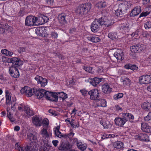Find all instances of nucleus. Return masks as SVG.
Returning <instances> with one entry per match:
<instances>
[{
  "label": "nucleus",
  "instance_id": "1",
  "mask_svg": "<svg viewBox=\"0 0 151 151\" xmlns=\"http://www.w3.org/2000/svg\"><path fill=\"white\" fill-rule=\"evenodd\" d=\"M91 6L90 3H88L78 6L76 11V14L80 17L85 15L90 11Z\"/></svg>",
  "mask_w": 151,
  "mask_h": 151
},
{
  "label": "nucleus",
  "instance_id": "2",
  "mask_svg": "<svg viewBox=\"0 0 151 151\" xmlns=\"http://www.w3.org/2000/svg\"><path fill=\"white\" fill-rule=\"evenodd\" d=\"M36 22V17L32 16L27 17L25 19V25L26 26H31L37 25Z\"/></svg>",
  "mask_w": 151,
  "mask_h": 151
},
{
  "label": "nucleus",
  "instance_id": "3",
  "mask_svg": "<svg viewBox=\"0 0 151 151\" xmlns=\"http://www.w3.org/2000/svg\"><path fill=\"white\" fill-rule=\"evenodd\" d=\"M100 18L98 19H95L92 23L91 28V31L93 32H96L98 30L99 26L102 25L101 24Z\"/></svg>",
  "mask_w": 151,
  "mask_h": 151
},
{
  "label": "nucleus",
  "instance_id": "4",
  "mask_svg": "<svg viewBox=\"0 0 151 151\" xmlns=\"http://www.w3.org/2000/svg\"><path fill=\"white\" fill-rule=\"evenodd\" d=\"M90 95V99L91 100H98L99 97V92L96 89H93L88 92Z\"/></svg>",
  "mask_w": 151,
  "mask_h": 151
},
{
  "label": "nucleus",
  "instance_id": "5",
  "mask_svg": "<svg viewBox=\"0 0 151 151\" xmlns=\"http://www.w3.org/2000/svg\"><path fill=\"white\" fill-rule=\"evenodd\" d=\"M139 82L141 84H147L151 83V75H143L139 77Z\"/></svg>",
  "mask_w": 151,
  "mask_h": 151
},
{
  "label": "nucleus",
  "instance_id": "6",
  "mask_svg": "<svg viewBox=\"0 0 151 151\" xmlns=\"http://www.w3.org/2000/svg\"><path fill=\"white\" fill-rule=\"evenodd\" d=\"M14 66H11L9 68V72L10 75L13 77L17 78L19 76V74L18 68Z\"/></svg>",
  "mask_w": 151,
  "mask_h": 151
},
{
  "label": "nucleus",
  "instance_id": "7",
  "mask_svg": "<svg viewBox=\"0 0 151 151\" xmlns=\"http://www.w3.org/2000/svg\"><path fill=\"white\" fill-rule=\"evenodd\" d=\"M72 146L69 142L64 143L63 142L61 143L60 145L58 147L60 150L63 151H69L72 149Z\"/></svg>",
  "mask_w": 151,
  "mask_h": 151
},
{
  "label": "nucleus",
  "instance_id": "8",
  "mask_svg": "<svg viewBox=\"0 0 151 151\" xmlns=\"http://www.w3.org/2000/svg\"><path fill=\"white\" fill-rule=\"evenodd\" d=\"M21 93L24 94L28 97H31L33 95V90L29 87L24 86L20 90Z\"/></svg>",
  "mask_w": 151,
  "mask_h": 151
},
{
  "label": "nucleus",
  "instance_id": "9",
  "mask_svg": "<svg viewBox=\"0 0 151 151\" xmlns=\"http://www.w3.org/2000/svg\"><path fill=\"white\" fill-rule=\"evenodd\" d=\"M33 95L36 96L38 99H40L44 96V94L45 93V90L43 89H37L34 88L33 89Z\"/></svg>",
  "mask_w": 151,
  "mask_h": 151
},
{
  "label": "nucleus",
  "instance_id": "10",
  "mask_svg": "<svg viewBox=\"0 0 151 151\" xmlns=\"http://www.w3.org/2000/svg\"><path fill=\"white\" fill-rule=\"evenodd\" d=\"M35 79L37 81L38 84H40L41 87H44L47 84V80L42 77L37 75L35 78Z\"/></svg>",
  "mask_w": 151,
  "mask_h": 151
},
{
  "label": "nucleus",
  "instance_id": "11",
  "mask_svg": "<svg viewBox=\"0 0 151 151\" xmlns=\"http://www.w3.org/2000/svg\"><path fill=\"white\" fill-rule=\"evenodd\" d=\"M143 45L137 44L131 46L130 48L131 51L134 53L137 52H140L144 50V49L143 48Z\"/></svg>",
  "mask_w": 151,
  "mask_h": 151
},
{
  "label": "nucleus",
  "instance_id": "12",
  "mask_svg": "<svg viewBox=\"0 0 151 151\" xmlns=\"http://www.w3.org/2000/svg\"><path fill=\"white\" fill-rule=\"evenodd\" d=\"M127 119L124 118L119 117H116L115 118L114 121L115 124L120 127H122L125 123L126 122Z\"/></svg>",
  "mask_w": 151,
  "mask_h": 151
},
{
  "label": "nucleus",
  "instance_id": "13",
  "mask_svg": "<svg viewBox=\"0 0 151 151\" xmlns=\"http://www.w3.org/2000/svg\"><path fill=\"white\" fill-rule=\"evenodd\" d=\"M67 16L65 13H61L59 14L58 16V19L59 23L61 25H63L66 24L67 22L66 19Z\"/></svg>",
  "mask_w": 151,
  "mask_h": 151
},
{
  "label": "nucleus",
  "instance_id": "14",
  "mask_svg": "<svg viewBox=\"0 0 151 151\" xmlns=\"http://www.w3.org/2000/svg\"><path fill=\"white\" fill-rule=\"evenodd\" d=\"M134 138L143 141L147 142L149 140L148 136L147 134H145L140 133L136 134L134 136Z\"/></svg>",
  "mask_w": 151,
  "mask_h": 151
},
{
  "label": "nucleus",
  "instance_id": "15",
  "mask_svg": "<svg viewBox=\"0 0 151 151\" xmlns=\"http://www.w3.org/2000/svg\"><path fill=\"white\" fill-rule=\"evenodd\" d=\"M36 22H37V25L38 24H42L47 22L49 20L48 18L46 16H43L36 17Z\"/></svg>",
  "mask_w": 151,
  "mask_h": 151
},
{
  "label": "nucleus",
  "instance_id": "16",
  "mask_svg": "<svg viewBox=\"0 0 151 151\" xmlns=\"http://www.w3.org/2000/svg\"><path fill=\"white\" fill-rule=\"evenodd\" d=\"M131 27V25L127 22L122 23L120 26V29L122 30L125 32H128Z\"/></svg>",
  "mask_w": 151,
  "mask_h": 151
},
{
  "label": "nucleus",
  "instance_id": "17",
  "mask_svg": "<svg viewBox=\"0 0 151 151\" xmlns=\"http://www.w3.org/2000/svg\"><path fill=\"white\" fill-rule=\"evenodd\" d=\"M141 11V8L140 6H137L132 10L130 14V16L131 17L136 16L140 13Z\"/></svg>",
  "mask_w": 151,
  "mask_h": 151
},
{
  "label": "nucleus",
  "instance_id": "18",
  "mask_svg": "<svg viewBox=\"0 0 151 151\" xmlns=\"http://www.w3.org/2000/svg\"><path fill=\"white\" fill-rule=\"evenodd\" d=\"M33 123L36 126H40L42 124V119L38 116H35L32 118Z\"/></svg>",
  "mask_w": 151,
  "mask_h": 151
},
{
  "label": "nucleus",
  "instance_id": "19",
  "mask_svg": "<svg viewBox=\"0 0 151 151\" xmlns=\"http://www.w3.org/2000/svg\"><path fill=\"white\" fill-rule=\"evenodd\" d=\"M126 13L125 9L122 8L121 6L118 9L115 11V14L118 17H122Z\"/></svg>",
  "mask_w": 151,
  "mask_h": 151
},
{
  "label": "nucleus",
  "instance_id": "20",
  "mask_svg": "<svg viewBox=\"0 0 151 151\" xmlns=\"http://www.w3.org/2000/svg\"><path fill=\"white\" fill-rule=\"evenodd\" d=\"M101 19V24L102 25H105V26L108 27L114 24V22L111 21L109 20L105 17L100 18Z\"/></svg>",
  "mask_w": 151,
  "mask_h": 151
},
{
  "label": "nucleus",
  "instance_id": "21",
  "mask_svg": "<svg viewBox=\"0 0 151 151\" xmlns=\"http://www.w3.org/2000/svg\"><path fill=\"white\" fill-rule=\"evenodd\" d=\"M102 90L105 93L109 94L111 91L112 88L110 87L108 83H106L102 86Z\"/></svg>",
  "mask_w": 151,
  "mask_h": 151
},
{
  "label": "nucleus",
  "instance_id": "22",
  "mask_svg": "<svg viewBox=\"0 0 151 151\" xmlns=\"http://www.w3.org/2000/svg\"><path fill=\"white\" fill-rule=\"evenodd\" d=\"M123 117L127 119L126 121H129L131 122H134V117L131 114L129 113H124L123 114Z\"/></svg>",
  "mask_w": 151,
  "mask_h": 151
},
{
  "label": "nucleus",
  "instance_id": "23",
  "mask_svg": "<svg viewBox=\"0 0 151 151\" xmlns=\"http://www.w3.org/2000/svg\"><path fill=\"white\" fill-rule=\"evenodd\" d=\"M141 129L143 132L147 133L151 132V127L149 126L147 124L145 123H141Z\"/></svg>",
  "mask_w": 151,
  "mask_h": 151
},
{
  "label": "nucleus",
  "instance_id": "24",
  "mask_svg": "<svg viewBox=\"0 0 151 151\" xmlns=\"http://www.w3.org/2000/svg\"><path fill=\"white\" fill-rule=\"evenodd\" d=\"M124 54L122 52H114V56L117 59V60L119 62L121 61L123 59V56Z\"/></svg>",
  "mask_w": 151,
  "mask_h": 151
},
{
  "label": "nucleus",
  "instance_id": "25",
  "mask_svg": "<svg viewBox=\"0 0 151 151\" xmlns=\"http://www.w3.org/2000/svg\"><path fill=\"white\" fill-rule=\"evenodd\" d=\"M104 78H98L97 77L93 78V80L90 82L91 84L94 86H96L101 81H103Z\"/></svg>",
  "mask_w": 151,
  "mask_h": 151
},
{
  "label": "nucleus",
  "instance_id": "26",
  "mask_svg": "<svg viewBox=\"0 0 151 151\" xmlns=\"http://www.w3.org/2000/svg\"><path fill=\"white\" fill-rule=\"evenodd\" d=\"M77 146L78 149L81 151H84L86 148L87 145L85 144H83L81 142L76 141Z\"/></svg>",
  "mask_w": 151,
  "mask_h": 151
},
{
  "label": "nucleus",
  "instance_id": "27",
  "mask_svg": "<svg viewBox=\"0 0 151 151\" xmlns=\"http://www.w3.org/2000/svg\"><path fill=\"white\" fill-rule=\"evenodd\" d=\"M23 108L25 112L28 116H31L34 114L33 111L30 109L27 105L24 106Z\"/></svg>",
  "mask_w": 151,
  "mask_h": 151
},
{
  "label": "nucleus",
  "instance_id": "28",
  "mask_svg": "<svg viewBox=\"0 0 151 151\" xmlns=\"http://www.w3.org/2000/svg\"><path fill=\"white\" fill-rule=\"evenodd\" d=\"M142 109L146 111H151V104L149 102H144L141 105Z\"/></svg>",
  "mask_w": 151,
  "mask_h": 151
},
{
  "label": "nucleus",
  "instance_id": "29",
  "mask_svg": "<svg viewBox=\"0 0 151 151\" xmlns=\"http://www.w3.org/2000/svg\"><path fill=\"white\" fill-rule=\"evenodd\" d=\"M60 126H58L56 127L55 129L54 130L55 135L60 138L64 137L66 136V135L62 134L60 132Z\"/></svg>",
  "mask_w": 151,
  "mask_h": 151
},
{
  "label": "nucleus",
  "instance_id": "30",
  "mask_svg": "<svg viewBox=\"0 0 151 151\" xmlns=\"http://www.w3.org/2000/svg\"><path fill=\"white\" fill-rule=\"evenodd\" d=\"M6 98V105H9L10 104L12 105V101H11V96L9 91L6 90L5 92Z\"/></svg>",
  "mask_w": 151,
  "mask_h": 151
},
{
  "label": "nucleus",
  "instance_id": "31",
  "mask_svg": "<svg viewBox=\"0 0 151 151\" xmlns=\"http://www.w3.org/2000/svg\"><path fill=\"white\" fill-rule=\"evenodd\" d=\"M87 39L93 42H97L100 41V39L95 36H89L87 37Z\"/></svg>",
  "mask_w": 151,
  "mask_h": 151
},
{
  "label": "nucleus",
  "instance_id": "32",
  "mask_svg": "<svg viewBox=\"0 0 151 151\" xmlns=\"http://www.w3.org/2000/svg\"><path fill=\"white\" fill-rule=\"evenodd\" d=\"M113 146L114 148L117 149H121L124 148V143L121 141H117L114 143Z\"/></svg>",
  "mask_w": 151,
  "mask_h": 151
},
{
  "label": "nucleus",
  "instance_id": "33",
  "mask_svg": "<svg viewBox=\"0 0 151 151\" xmlns=\"http://www.w3.org/2000/svg\"><path fill=\"white\" fill-rule=\"evenodd\" d=\"M40 134L42 137H45V139H48L50 137V134L48 133L46 129L43 128L40 131Z\"/></svg>",
  "mask_w": 151,
  "mask_h": 151
},
{
  "label": "nucleus",
  "instance_id": "34",
  "mask_svg": "<svg viewBox=\"0 0 151 151\" xmlns=\"http://www.w3.org/2000/svg\"><path fill=\"white\" fill-rule=\"evenodd\" d=\"M124 67L127 69H130L132 70H137L138 68L135 65H132L130 64H127L125 65Z\"/></svg>",
  "mask_w": 151,
  "mask_h": 151
},
{
  "label": "nucleus",
  "instance_id": "35",
  "mask_svg": "<svg viewBox=\"0 0 151 151\" xmlns=\"http://www.w3.org/2000/svg\"><path fill=\"white\" fill-rule=\"evenodd\" d=\"M106 2L105 1H101L96 4V6L99 9L105 8L107 5Z\"/></svg>",
  "mask_w": 151,
  "mask_h": 151
},
{
  "label": "nucleus",
  "instance_id": "36",
  "mask_svg": "<svg viewBox=\"0 0 151 151\" xmlns=\"http://www.w3.org/2000/svg\"><path fill=\"white\" fill-rule=\"evenodd\" d=\"M36 34L39 36L43 37L44 35V32L42 28H37L35 31Z\"/></svg>",
  "mask_w": 151,
  "mask_h": 151
},
{
  "label": "nucleus",
  "instance_id": "37",
  "mask_svg": "<svg viewBox=\"0 0 151 151\" xmlns=\"http://www.w3.org/2000/svg\"><path fill=\"white\" fill-rule=\"evenodd\" d=\"M23 64L22 61L20 59L18 58V59L17 60L15 61L14 63L11 66H14L17 68H19Z\"/></svg>",
  "mask_w": 151,
  "mask_h": 151
},
{
  "label": "nucleus",
  "instance_id": "38",
  "mask_svg": "<svg viewBox=\"0 0 151 151\" xmlns=\"http://www.w3.org/2000/svg\"><path fill=\"white\" fill-rule=\"evenodd\" d=\"M28 138L32 142H36L37 140V138L36 137L33 135L31 133H29L27 135Z\"/></svg>",
  "mask_w": 151,
  "mask_h": 151
},
{
  "label": "nucleus",
  "instance_id": "39",
  "mask_svg": "<svg viewBox=\"0 0 151 151\" xmlns=\"http://www.w3.org/2000/svg\"><path fill=\"white\" fill-rule=\"evenodd\" d=\"M100 123L105 129H108L110 125V122L108 120L104 121H101Z\"/></svg>",
  "mask_w": 151,
  "mask_h": 151
},
{
  "label": "nucleus",
  "instance_id": "40",
  "mask_svg": "<svg viewBox=\"0 0 151 151\" xmlns=\"http://www.w3.org/2000/svg\"><path fill=\"white\" fill-rule=\"evenodd\" d=\"M98 104L99 106L105 107L106 106V100L103 99L99 100Z\"/></svg>",
  "mask_w": 151,
  "mask_h": 151
},
{
  "label": "nucleus",
  "instance_id": "41",
  "mask_svg": "<svg viewBox=\"0 0 151 151\" xmlns=\"http://www.w3.org/2000/svg\"><path fill=\"white\" fill-rule=\"evenodd\" d=\"M131 5L130 2H126L124 4H122L121 6L123 9H125L126 12L127 9L130 7Z\"/></svg>",
  "mask_w": 151,
  "mask_h": 151
},
{
  "label": "nucleus",
  "instance_id": "42",
  "mask_svg": "<svg viewBox=\"0 0 151 151\" xmlns=\"http://www.w3.org/2000/svg\"><path fill=\"white\" fill-rule=\"evenodd\" d=\"M52 93V98L50 99V100L52 101H58V93Z\"/></svg>",
  "mask_w": 151,
  "mask_h": 151
},
{
  "label": "nucleus",
  "instance_id": "43",
  "mask_svg": "<svg viewBox=\"0 0 151 151\" xmlns=\"http://www.w3.org/2000/svg\"><path fill=\"white\" fill-rule=\"evenodd\" d=\"M45 93H44V96H45L46 98L48 100H50V99L52 98V92H50L49 91H46L45 90Z\"/></svg>",
  "mask_w": 151,
  "mask_h": 151
},
{
  "label": "nucleus",
  "instance_id": "44",
  "mask_svg": "<svg viewBox=\"0 0 151 151\" xmlns=\"http://www.w3.org/2000/svg\"><path fill=\"white\" fill-rule=\"evenodd\" d=\"M58 97L61 98L63 100L67 98V94L63 92H58Z\"/></svg>",
  "mask_w": 151,
  "mask_h": 151
},
{
  "label": "nucleus",
  "instance_id": "45",
  "mask_svg": "<svg viewBox=\"0 0 151 151\" xmlns=\"http://www.w3.org/2000/svg\"><path fill=\"white\" fill-rule=\"evenodd\" d=\"M83 68L86 71L90 73H93L94 71L93 70V68L90 66H83Z\"/></svg>",
  "mask_w": 151,
  "mask_h": 151
},
{
  "label": "nucleus",
  "instance_id": "46",
  "mask_svg": "<svg viewBox=\"0 0 151 151\" xmlns=\"http://www.w3.org/2000/svg\"><path fill=\"white\" fill-rule=\"evenodd\" d=\"M7 116L9 119L10 121L11 122H13L15 121V119L13 117H12L11 116V112L9 111L8 108H7Z\"/></svg>",
  "mask_w": 151,
  "mask_h": 151
},
{
  "label": "nucleus",
  "instance_id": "47",
  "mask_svg": "<svg viewBox=\"0 0 151 151\" xmlns=\"http://www.w3.org/2000/svg\"><path fill=\"white\" fill-rule=\"evenodd\" d=\"M144 120L146 122H149L151 123V112H149L147 115L144 118Z\"/></svg>",
  "mask_w": 151,
  "mask_h": 151
},
{
  "label": "nucleus",
  "instance_id": "48",
  "mask_svg": "<svg viewBox=\"0 0 151 151\" xmlns=\"http://www.w3.org/2000/svg\"><path fill=\"white\" fill-rule=\"evenodd\" d=\"M109 37L112 40H113L116 39L117 38L116 35L113 33H110L108 34Z\"/></svg>",
  "mask_w": 151,
  "mask_h": 151
},
{
  "label": "nucleus",
  "instance_id": "49",
  "mask_svg": "<svg viewBox=\"0 0 151 151\" xmlns=\"http://www.w3.org/2000/svg\"><path fill=\"white\" fill-rule=\"evenodd\" d=\"M48 112L53 115L55 116H58L59 115V113L55 110H53L52 109H50L49 110Z\"/></svg>",
  "mask_w": 151,
  "mask_h": 151
},
{
  "label": "nucleus",
  "instance_id": "50",
  "mask_svg": "<svg viewBox=\"0 0 151 151\" xmlns=\"http://www.w3.org/2000/svg\"><path fill=\"white\" fill-rule=\"evenodd\" d=\"M123 96V94L122 93H119L115 95L114 96V99L115 100L122 98Z\"/></svg>",
  "mask_w": 151,
  "mask_h": 151
},
{
  "label": "nucleus",
  "instance_id": "51",
  "mask_svg": "<svg viewBox=\"0 0 151 151\" xmlns=\"http://www.w3.org/2000/svg\"><path fill=\"white\" fill-rule=\"evenodd\" d=\"M19 151H33L30 150V147L28 145L24 146L22 147L21 150Z\"/></svg>",
  "mask_w": 151,
  "mask_h": 151
},
{
  "label": "nucleus",
  "instance_id": "52",
  "mask_svg": "<svg viewBox=\"0 0 151 151\" xmlns=\"http://www.w3.org/2000/svg\"><path fill=\"white\" fill-rule=\"evenodd\" d=\"M144 27L146 29L151 28V22L149 21L147 22L144 24Z\"/></svg>",
  "mask_w": 151,
  "mask_h": 151
},
{
  "label": "nucleus",
  "instance_id": "53",
  "mask_svg": "<svg viewBox=\"0 0 151 151\" xmlns=\"http://www.w3.org/2000/svg\"><path fill=\"white\" fill-rule=\"evenodd\" d=\"M50 35L52 39H56L58 37V34L55 32H51Z\"/></svg>",
  "mask_w": 151,
  "mask_h": 151
},
{
  "label": "nucleus",
  "instance_id": "54",
  "mask_svg": "<svg viewBox=\"0 0 151 151\" xmlns=\"http://www.w3.org/2000/svg\"><path fill=\"white\" fill-rule=\"evenodd\" d=\"M47 5L48 6H52L54 3V0H45Z\"/></svg>",
  "mask_w": 151,
  "mask_h": 151
},
{
  "label": "nucleus",
  "instance_id": "55",
  "mask_svg": "<svg viewBox=\"0 0 151 151\" xmlns=\"http://www.w3.org/2000/svg\"><path fill=\"white\" fill-rule=\"evenodd\" d=\"M22 147L20 146V143L19 142H17L15 144V148L16 149L18 150V151L21 150Z\"/></svg>",
  "mask_w": 151,
  "mask_h": 151
},
{
  "label": "nucleus",
  "instance_id": "56",
  "mask_svg": "<svg viewBox=\"0 0 151 151\" xmlns=\"http://www.w3.org/2000/svg\"><path fill=\"white\" fill-rule=\"evenodd\" d=\"M150 13V12L146 11L145 12H143L140 14L139 15V17H146L149 15Z\"/></svg>",
  "mask_w": 151,
  "mask_h": 151
},
{
  "label": "nucleus",
  "instance_id": "57",
  "mask_svg": "<svg viewBox=\"0 0 151 151\" xmlns=\"http://www.w3.org/2000/svg\"><path fill=\"white\" fill-rule=\"evenodd\" d=\"M123 81V84L126 85H129L130 83V80L128 78H125Z\"/></svg>",
  "mask_w": 151,
  "mask_h": 151
},
{
  "label": "nucleus",
  "instance_id": "58",
  "mask_svg": "<svg viewBox=\"0 0 151 151\" xmlns=\"http://www.w3.org/2000/svg\"><path fill=\"white\" fill-rule=\"evenodd\" d=\"M42 123L44 124L43 126H45L44 125H46L47 127H48L49 124V121L47 118H45L42 121Z\"/></svg>",
  "mask_w": 151,
  "mask_h": 151
},
{
  "label": "nucleus",
  "instance_id": "59",
  "mask_svg": "<svg viewBox=\"0 0 151 151\" xmlns=\"http://www.w3.org/2000/svg\"><path fill=\"white\" fill-rule=\"evenodd\" d=\"M96 72L98 74H101L103 72V68L100 66L98 67Z\"/></svg>",
  "mask_w": 151,
  "mask_h": 151
},
{
  "label": "nucleus",
  "instance_id": "60",
  "mask_svg": "<svg viewBox=\"0 0 151 151\" xmlns=\"http://www.w3.org/2000/svg\"><path fill=\"white\" fill-rule=\"evenodd\" d=\"M12 100L13 101L12 102V104H13V105L12 106V105H11V108L13 110H15L16 109V108L15 106L16 104H16L15 103V99H14V100Z\"/></svg>",
  "mask_w": 151,
  "mask_h": 151
},
{
  "label": "nucleus",
  "instance_id": "61",
  "mask_svg": "<svg viewBox=\"0 0 151 151\" xmlns=\"http://www.w3.org/2000/svg\"><path fill=\"white\" fill-rule=\"evenodd\" d=\"M74 134V133L72 132H70L69 134H65V135H66L67 136L64 137V138H67V137H70L71 138H72V137H73Z\"/></svg>",
  "mask_w": 151,
  "mask_h": 151
},
{
  "label": "nucleus",
  "instance_id": "62",
  "mask_svg": "<svg viewBox=\"0 0 151 151\" xmlns=\"http://www.w3.org/2000/svg\"><path fill=\"white\" fill-rule=\"evenodd\" d=\"M80 91L82 93V95L84 96H86L88 92V91L84 89L80 90Z\"/></svg>",
  "mask_w": 151,
  "mask_h": 151
},
{
  "label": "nucleus",
  "instance_id": "63",
  "mask_svg": "<svg viewBox=\"0 0 151 151\" xmlns=\"http://www.w3.org/2000/svg\"><path fill=\"white\" fill-rule=\"evenodd\" d=\"M24 10L23 9H21L19 11L18 13V14L19 16L21 17H22L24 15Z\"/></svg>",
  "mask_w": 151,
  "mask_h": 151
},
{
  "label": "nucleus",
  "instance_id": "64",
  "mask_svg": "<svg viewBox=\"0 0 151 151\" xmlns=\"http://www.w3.org/2000/svg\"><path fill=\"white\" fill-rule=\"evenodd\" d=\"M41 149L42 151H48V149L44 146H42Z\"/></svg>",
  "mask_w": 151,
  "mask_h": 151
}]
</instances>
